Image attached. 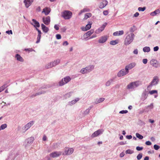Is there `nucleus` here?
Here are the masks:
<instances>
[{
  "mask_svg": "<svg viewBox=\"0 0 160 160\" xmlns=\"http://www.w3.org/2000/svg\"><path fill=\"white\" fill-rule=\"evenodd\" d=\"M142 85V83L139 81L132 82L128 85L127 86V88L128 90H132L138 86Z\"/></svg>",
  "mask_w": 160,
  "mask_h": 160,
  "instance_id": "1",
  "label": "nucleus"
},
{
  "mask_svg": "<svg viewBox=\"0 0 160 160\" xmlns=\"http://www.w3.org/2000/svg\"><path fill=\"white\" fill-rule=\"evenodd\" d=\"M135 35L133 33H132L128 34L125 38L124 41V44L125 45H128L132 42L134 39Z\"/></svg>",
  "mask_w": 160,
  "mask_h": 160,
  "instance_id": "2",
  "label": "nucleus"
},
{
  "mask_svg": "<svg viewBox=\"0 0 160 160\" xmlns=\"http://www.w3.org/2000/svg\"><path fill=\"white\" fill-rule=\"evenodd\" d=\"M72 12L69 11H65L62 13V17L65 19H70L72 16Z\"/></svg>",
  "mask_w": 160,
  "mask_h": 160,
  "instance_id": "3",
  "label": "nucleus"
},
{
  "mask_svg": "<svg viewBox=\"0 0 160 160\" xmlns=\"http://www.w3.org/2000/svg\"><path fill=\"white\" fill-rule=\"evenodd\" d=\"M71 79L69 76H67L62 79L59 82V85L60 86H62L70 82Z\"/></svg>",
  "mask_w": 160,
  "mask_h": 160,
  "instance_id": "4",
  "label": "nucleus"
},
{
  "mask_svg": "<svg viewBox=\"0 0 160 160\" xmlns=\"http://www.w3.org/2000/svg\"><path fill=\"white\" fill-rule=\"evenodd\" d=\"M74 151L73 149L72 148H66L64 152L62 153L63 155H69L72 154Z\"/></svg>",
  "mask_w": 160,
  "mask_h": 160,
  "instance_id": "5",
  "label": "nucleus"
},
{
  "mask_svg": "<svg viewBox=\"0 0 160 160\" xmlns=\"http://www.w3.org/2000/svg\"><path fill=\"white\" fill-rule=\"evenodd\" d=\"M158 78L157 76L154 77L150 85L148 86L147 88H150L152 86L157 85L158 83Z\"/></svg>",
  "mask_w": 160,
  "mask_h": 160,
  "instance_id": "6",
  "label": "nucleus"
},
{
  "mask_svg": "<svg viewBox=\"0 0 160 160\" xmlns=\"http://www.w3.org/2000/svg\"><path fill=\"white\" fill-rule=\"evenodd\" d=\"M128 71L125 69H122L118 73L117 76L119 77H121L123 76H125L128 73Z\"/></svg>",
  "mask_w": 160,
  "mask_h": 160,
  "instance_id": "7",
  "label": "nucleus"
},
{
  "mask_svg": "<svg viewBox=\"0 0 160 160\" xmlns=\"http://www.w3.org/2000/svg\"><path fill=\"white\" fill-rule=\"evenodd\" d=\"M34 140V138L33 137H31L27 138L26 140V141L27 142V144L25 145V147L27 148V147L31 145Z\"/></svg>",
  "mask_w": 160,
  "mask_h": 160,
  "instance_id": "8",
  "label": "nucleus"
},
{
  "mask_svg": "<svg viewBox=\"0 0 160 160\" xmlns=\"http://www.w3.org/2000/svg\"><path fill=\"white\" fill-rule=\"evenodd\" d=\"M103 132V130L102 129H98L93 133L91 136L92 138L96 137L99 135L102 134Z\"/></svg>",
  "mask_w": 160,
  "mask_h": 160,
  "instance_id": "9",
  "label": "nucleus"
},
{
  "mask_svg": "<svg viewBox=\"0 0 160 160\" xmlns=\"http://www.w3.org/2000/svg\"><path fill=\"white\" fill-rule=\"evenodd\" d=\"M151 64L153 67L156 68L160 66V64L159 63L158 61L155 59H152L150 62Z\"/></svg>",
  "mask_w": 160,
  "mask_h": 160,
  "instance_id": "10",
  "label": "nucleus"
},
{
  "mask_svg": "<svg viewBox=\"0 0 160 160\" xmlns=\"http://www.w3.org/2000/svg\"><path fill=\"white\" fill-rule=\"evenodd\" d=\"M34 121H31L28 123L24 127L23 129L25 130V131H26L28 130L34 123Z\"/></svg>",
  "mask_w": 160,
  "mask_h": 160,
  "instance_id": "11",
  "label": "nucleus"
},
{
  "mask_svg": "<svg viewBox=\"0 0 160 160\" xmlns=\"http://www.w3.org/2000/svg\"><path fill=\"white\" fill-rule=\"evenodd\" d=\"M136 65V63L135 62L131 63L125 66V69L129 72V70L132 68Z\"/></svg>",
  "mask_w": 160,
  "mask_h": 160,
  "instance_id": "12",
  "label": "nucleus"
},
{
  "mask_svg": "<svg viewBox=\"0 0 160 160\" xmlns=\"http://www.w3.org/2000/svg\"><path fill=\"white\" fill-rule=\"evenodd\" d=\"M62 153L61 152H54L51 153L50 154V156L53 158L59 157Z\"/></svg>",
  "mask_w": 160,
  "mask_h": 160,
  "instance_id": "13",
  "label": "nucleus"
},
{
  "mask_svg": "<svg viewBox=\"0 0 160 160\" xmlns=\"http://www.w3.org/2000/svg\"><path fill=\"white\" fill-rule=\"evenodd\" d=\"M148 95V92L146 90H145L142 93V97L141 98V99L142 101H144L147 98Z\"/></svg>",
  "mask_w": 160,
  "mask_h": 160,
  "instance_id": "14",
  "label": "nucleus"
},
{
  "mask_svg": "<svg viewBox=\"0 0 160 160\" xmlns=\"http://www.w3.org/2000/svg\"><path fill=\"white\" fill-rule=\"evenodd\" d=\"M32 21L33 22V23H31L32 25H33L35 28H36L40 27V24L38 22L34 19H33Z\"/></svg>",
  "mask_w": 160,
  "mask_h": 160,
  "instance_id": "15",
  "label": "nucleus"
},
{
  "mask_svg": "<svg viewBox=\"0 0 160 160\" xmlns=\"http://www.w3.org/2000/svg\"><path fill=\"white\" fill-rule=\"evenodd\" d=\"M33 2V0H24V3L27 8H28Z\"/></svg>",
  "mask_w": 160,
  "mask_h": 160,
  "instance_id": "16",
  "label": "nucleus"
},
{
  "mask_svg": "<svg viewBox=\"0 0 160 160\" xmlns=\"http://www.w3.org/2000/svg\"><path fill=\"white\" fill-rule=\"evenodd\" d=\"M94 32V30L91 29L90 31H88L84 35L83 37L85 38H87Z\"/></svg>",
  "mask_w": 160,
  "mask_h": 160,
  "instance_id": "17",
  "label": "nucleus"
},
{
  "mask_svg": "<svg viewBox=\"0 0 160 160\" xmlns=\"http://www.w3.org/2000/svg\"><path fill=\"white\" fill-rule=\"evenodd\" d=\"M108 4V1L107 0H104L100 3L99 8L101 9L104 8Z\"/></svg>",
  "mask_w": 160,
  "mask_h": 160,
  "instance_id": "18",
  "label": "nucleus"
},
{
  "mask_svg": "<svg viewBox=\"0 0 160 160\" xmlns=\"http://www.w3.org/2000/svg\"><path fill=\"white\" fill-rule=\"evenodd\" d=\"M42 20L44 23L46 25H48L50 22V18L49 16H48L45 18H42Z\"/></svg>",
  "mask_w": 160,
  "mask_h": 160,
  "instance_id": "19",
  "label": "nucleus"
},
{
  "mask_svg": "<svg viewBox=\"0 0 160 160\" xmlns=\"http://www.w3.org/2000/svg\"><path fill=\"white\" fill-rule=\"evenodd\" d=\"M108 38L107 36H102L101 38L98 40V42L99 43H104L106 41Z\"/></svg>",
  "mask_w": 160,
  "mask_h": 160,
  "instance_id": "20",
  "label": "nucleus"
},
{
  "mask_svg": "<svg viewBox=\"0 0 160 160\" xmlns=\"http://www.w3.org/2000/svg\"><path fill=\"white\" fill-rule=\"evenodd\" d=\"M87 71L88 73L91 72L94 68V66L93 65H90L86 67Z\"/></svg>",
  "mask_w": 160,
  "mask_h": 160,
  "instance_id": "21",
  "label": "nucleus"
},
{
  "mask_svg": "<svg viewBox=\"0 0 160 160\" xmlns=\"http://www.w3.org/2000/svg\"><path fill=\"white\" fill-rule=\"evenodd\" d=\"M15 58L18 61L22 62L24 61V60L21 57V56L18 54H17L15 55Z\"/></svg>",
  "mask_w": 160,
  "mask_h": 160,
  "instance_id": "22",
  "label": "nucleus"
},
{
  "mask_svg": "<svg viewBox=\"0 0 160 160\" xmlns=\"http://www.w3.org/2000/svg\"><path fill=\"white\" fill-rule=\"evenodd\" d=\"M124 34V32L123 30L117 31L113 33V35L114 36H120Z\"/></svg>",
  "mask_w": 160,
  "mask_h": 160,
  "instance_id": "23",
  "label": "nucleus"
},
{
  "mask_svg": "<svg viewBox=\"0 0 160 160\" xmlns=\"http://www.w3.org/2000/svg\"><path fill=\"white\" fill-rule=\"evenodd\" d=\"M41 26L42 31L45 33H47L49 31V28L46 27L44 24H41Z\"/></svg>",
  "mask_w": 160,
  "mask_h": 160,
  "instance_id": "24",
  "label": "nucleus"
},
{
  "mask_svg": "<svg viewBox=\"0 0 160 160\" xmlns=\"http://www.w3.org/2000/svg\"><path fill=\"white\" fill-rule=\"evenodd\" d=\"M50 12V9L49 8H46L43 9L42 12H44L45 15H47L49 14Z\"/></svg>",
  "mask_w": 160,
  "mask_h": 160,
  "instance_id": "25",
  "label": "nucleus"
},
{
  "mask_svg": "<svg viewBox=\"0 0 160 160\" xmlns=\"http://www.w3.org/2000/svg\"><path fill=\"white\" fill-rule=\"evenodd\" d=\"M160 13V10L159 9H157L153 12L150 13V15L152 16H154L157 14Z\"/></svg>",
  "mask_w": 160,
  "mask_h": 160,
  "instance_id": "26",
  "label": "nucleus"
},
{
  "mask_svg": "<svg viewBox=\"0 0 160 160\" xmlns=\"http://www.w3.org/2000/svg\"><path fill=\"white\" fill-rule=\"evenodd\" d=\"M60 60L59 59H57L56 60H54V61L52 62V65L53 67H55L56 66L58 65L60 63Z\"/></svg>",
  "mask_w": 160,
  "mask_h": 160,
  "instance_id": "27",
  "label": "nucleus"
},
{
  "mask_svg": "<svg viewBox=\"0 0 160 160\" xmlns=\"http://www.w3.org/2000/svg\"><path fill=\"white\" fill-rule=\"evenodd\" d=\"M92 107H90L88 109L86 110L83 113V114L84 115H86L89 114L90 112V110L92 108Z\"/></svg>",
  "mask_w": 160,
  "mask_h": 160,
  "instance_id": "28",
  "label": "nucleus"
},
{
  "mask_svg": "<svg viewBox=\"0 0 160 160\" xmlns=\"http://www.w3.org/2000/svg\"><path fill=\"white\" fill-rule=\"evenodd\" d=\"M45 92V91H42V92H39L38 93H35V94H33L32 95H31L30 97L31 98H33L34 97H35L36 96L39 95H41V94H42L44 93Z\"/></svg>",
  "mask_w": 160,
  "mask_h": 160,
  "instance_id": "29",
  "label": "nucleus"
},
{
  "mask_svg": "<svg viewBox=\"0 0 160 160\" xmlns=\"http://www.w3.org/2000/svg\"><path fill=\"white\" fill-rule=\"evenodd\" d=\"M143 51L144 52H149L150 51V48L149 47H145L143 48Z\"/></svg>",
  "mask_w": 160,
  "mask_h": 160,
  "instance_id": "30",
  "label": "nucleus"
},
{
  "mask_svg": "<svg viewBox=\"0 0 160 160\" xmlns=\"http://www.w3.org/2000/svg\"><path fill=\"white\" fill-rule=\"evenodd\" d=\"M80 72L83 74L88 73L86 67L82 68L80 71Z\"/></svg>",
  "mask_w": 160,
  "mask_h": 160,
  "instance_id": "31",
  "label": "nucleus"
},
{
  "mask_svg": "<svg viewBox=\"0 0 160 160\" xmlns=\"http://www.w3.org/2000/svg\"><path fill=\"white\" fill-rule=\"evenodd\" d=\"M8 87L6 84H3L2 86L0 87V92H2L3 91L4 89Z\"/></svg>",
  "mask_w": 160,
  "mask_h": 160,
  "instance_id": "32",
  "label": "nucleus"
},
{
  "mask_svg": "<svg viewBox=\"0 0 160 160\" xmlns=\"http://www.w3.org/2000/svg\"><path fill=\"white\" fill-rule=\"evenodd\" d=\"M113 79H110V80L107 81L105 84L106 86H109L111 83L113 81Z\"/></svg>",
  "mask_w": 160,
  "mask_h": 160,
  "instance_id": "33",
  "label": "nucleus"
},
{
  "mask_svg": "<svg viewBox=\"0 0 160 160\" xmlns=\"http://www.w3.org/2000/svg\"><path fill=\"white\" fill-rule=\"evenodd\" d=\"M72 92H68L65 94L64 96V97L66 99L70 97L72 95Z\"/></svg>",
  "mask_w": 160,
  "mask_h": 160,
  "instance_id": "34",
  "label": "nucleus"
},
{
  "mask_svg": "<svg viewBox=\"0 0 160 160\" xmlns=\"http://www.w3.org/2000/svg\"><path fill=\"white\" fill-rule=\"evenodd\" d=\"M134 152L133 150L130 149H128L125 151L126 154H132Z\"/></svg>",
  "mask_w": 160,
  "mask_h": 160,
  "instance_id": "35",
  "label": "nucleus"
},
{
  "mask_svg": "<svg viewBox=\"0 0 160 160\" xmlns=\"http://www.w3.org/2000/svg\"><path fill=\"white\" fill-rule=\"evenodd\" d=\"M53 67L52 62L48 63L46 66V68L48 69Z\"/></svg>",
  "mask_w": 160,
  "mask_h": 160,
  "instance_id": "36",
  "label": "nucleus"
},
{
  "mask_svg": "<svg viewBox=\"0 0 160 160\" xmlns=\"http://www.w3.org/2000/svg\"><path fill=\"white\" fill-rule=\"evenodd\" d=\"M107 24V23H105L104 24H103L101 27L100 28H98L100 30V31L102 32L104 29Z\"/></svg>",
  "mask_w": 160,
  "mask_h": 160,
  "instance_id": "37",
  "label": "nucleus"
},
{
  "mask_svg": "<svg viewBox=\"0 0 160 160\" xmlns=\"http://www.w3.org/2000/svg\"><path fill=\"white\" fill-rule=\"evenodd\" d=\"M7 127V125L6 124H4L1 125L0 127V131L1 130H3L6 128Z\"/></svg>",
  "mask_w": 160,
  "mask_h": 160,
  "instance_id": "38",
  "label": "nucleus"
},
{
  "mask_svg": "<svg viewBox=\"0 0 160 160\" xmlns=\"http://www.w3.org/2000/svg\"><path fill=\"white\" fill-rule=\"evenodd\" d=\"M89 11L90 9L89 8H84L81 11L80 14L85 12H89Z\"/></svg>",
  "mask_w": 160,
  "mask_h": 160,
  "instance_id": "39",
  "label": "nucleus"
},
{
  "mask_svg": "<svg viewBox=\"0 0 160 160\" xmlns=\"http://www.w3.org/2000/svg\"><path fill=\"white\" fill-rule=\"evenodd\" d=\"M136 29V27L135 26H133L132 27L130 28V31L131 32H133Z\"/></svg>",
  "mask_w": 160,
  "mask_h": 160,
  "instance_id": "40",
  "label": "nucleus"
},
{
  "mask_svg": "<svg viewBox=\"0 0 160 160\" xmlns=\"http://www.w3.org/2000/svg\"><path fill=\"white\" fill-rule=\"evenodd\" d=\"M92 16V14L91 13H87L85 15L84 18L86 19H87L88 18Z\"/></svg>",
  "mask_w": 160,
  "mask_h": 160,
  "instance_id": "41",
  "label": "nucleus"
},
{
  "mask_svg": "<svg viewBox=\"0 0 160 160\" xmlns=\"http://www.w3.org/2000/svg\"><path fill=\"white\" fill-rule=\"evenodd\" d=\"M41 38V34H38L37 38V40L36 42V43H38L40 42Z\"/></svg>",
  "mask_w": 160,
  "mask_h": 160,
  "instance_id": "42",
  "label": "nucleus"
},
{
  "mask_svg": "<svg viewBox=\"0 0 160 160\" xmlns=\"http://www.w3.org/2000/svg\"><path fill=\"white\" fill-rule=\"evenodd\" d=\"M118 42L116 40H112L110 42V44L112 45H115L117 44Z\"/></svg>",
  "mask_w": 160,
  "mask_h": 160,
  "instance_id": "43",
  "label": "nucleus"
},
{
  "mask_svg": "<svg viewBox=\"0 0 160 160\" xmlns=\"http://www.w3.org/2000/svg\"><path fill=\"white\" fill-rule=\"evenodd\" d=\"M136 137L139 139H142L143 138V136L138 133H136Z\"/></svg>",
  "mask_w": 160,
  "mask_h": 160,
  "instance_id": "44",
  "label": "nucleus"
},
{
  "mask_svg": "<svg viewBox=\"0 0 160 160\" xmlns=\"http://www.w3.org/2000/svg\"><path fill=\"white\" fill-rule=\"evenodd\" d=\"M104 99H105L104 98H100L98 99L97 102H96V103H98L102 102L104 100Z\"/></svg>",
  "mask_w": 160,
  "mask_h": 160,
  "instance_id": "45",
  "label": "nucleus"
},
{
  "mask_svg": "<svg viewBox=\"0 0 160 160\" xmlns=\"http://www.w3.org/2000/svg\"><path fill=\"white\" fill-rule=\"evenodd\" d=\"M142 156V153H140L137 156V158L138 160H140L141 159Z\"/></svg>",
  "mask_w": 160,
  "mask_h": 160,
  "instance_id": "46",
  "label": "nucleus"
},
{
  "mask_svg": "<svg viewBox=\"0 0 160 160\" xmlns=\"http://www.w3.org/2000/svg\"><path fill=\"white\" fill-rule=\"evenodd\" d=\"M146 9L145 7H139L138 8V10L139 11H144Z\"/></svg>",
  "mask_w": 160,
  "mask_h": 160,
  "instance_id": "47",
  "label": "nucleus"
},
{
  "mask_svg": "<svg viewBox=\"0 0 160 160\" xmlns=\"http://www.w3.org/2000/svg\"><path fill=\"white\" fill-rule=\"evenodd\" d=\"M153 148L155 150H157L160 148V146H159L156 144H155L153 146Z\"/></svg>",
  "mask_w": 160,
  "mask_h": 160,
  "instance_id": "48",
  "label": "nucleus"
},
{
  "mask_svg": "<svg viewBox=\"0 0 160 160\" xmlns=\"http://www.w3.org/2000/svg\"><path fill=\"white\" fill-rule=\"evenodd\" d=\"M149 93L151 95L154 93H156L157 94V91L156 90H152L149 92Z\"/></svg>",
  "mask_w": 160,
  "mask_h": 160,
  "instance_id": "49",
  "label": "nucleus"
},
{
  "mask_svg": "<svg viewBox=\"0 0 160 160\" xmlns=\"http://www.w3.org/2000/svg\"><path fill=\"white\" fill-rule=\"evenodd\" d=\"M91 24H88L86 26V28L87 29V31L89 29L91 28Z\"/></svg>",
  "mask_w": 160,
  "mask_h": 160,
  "instance_id": "50",
  "label": "nucleus"
},
{
  "mask_svg": "<svg viewBox=\"0 0 160 160\" xmlns=\"http://www.w3.org/2000/svg\"><path fill=\"white\" fill-rule=\"evenodd\" d=\"M143 149V147H140L139 146H138L136 147V149L137 151H140L142 150Z\"/></svg>",
  "mask_w": 160,
  "mask_h": 160,
  "instance_id": "51",
  "label": "nucleus"
},
{
  "mask_svg": "<svg viewBox=\"0 0 160 160\" xmlns=\"http://www.w3.org/2000/svg\"><path fill=\"white\" fill-rule=\"evenodd\" d=\"M128 112V111L127 110H122L119 112V113L121 114H124L127 113Z\"/></svg>",
  "mask_w": 160,
  "mask_h": 160,
  "instance_id": "52",
  "label": "nucleus"
},
{
  "mask_svg": "<svg viewBox=\"0 0 160 160\" xmlns=\"http://www.w3.org/2000/svg\"><path fill=\"white\" fill-rule=\"evenodd\" d=\"M56 38L57 39H59L61 38V37L60 34H57L56 35Z\"/></svg>",
  "mask_w": 160,
  "mask_h": 160,
  "instance_id": "53",
  "label": "nucleus"
},
{
  "mask_svg": "<svg viewBox=\"0 0 160 160\" xmlns=\"http://www.w3.org/2000/svg\"><path fill=\"white\" fill-rule=\"evenodd\" d=\"M76 103V102H75V101L74 100H73L71 101V102H69V105H72Z\"/></svg>",
  "mask_w": 160,
  "mask_h": 160,
  "instance_id": "54",
  "label": "nucleus"
},
{
  "mask_svg": "<svg viewBox=\"0 0 160 160\" xmlns=\"http://www.w3.org/2000/svg\"><path fill=\"white\" fill-rule=\"evenodd\" d=\"M159 49L158 46H156L153 48V50L155 52L157 51Z\"/></svg>",
  "mask_w": 160,
  "mask_h": 160,
  "instance_id": "55",
  "label": "nucleus"
},
{
  "mask_svg": "<svg viewBox=\"0 0 160 160\" xmlns=\"http://www.w3.org/2000/svg\"><path fill=\"white\" fill-rule=\"evenodd\" d=\"M148 108H150V109H152L153 108V105L152 103H151L150 105L148 106L147 107Z\"/></svg>",
  "mask_w": 160,
  "mask_h": 160,
  "instance_id": "56",
  "label": "nucleus"
},
{
  "mask_svg": "<svg viewBox=\"0 0 160 160\" xmlns=\"http://www.w3.org/2000/svg\"><path fill=\"white\" fill-rule=\"evenodd\" d=\"M124 155H125V154H124V152H122L120 153L119 156L121 158H122V157H123Z\"/></svg>",
  "mask_w": 160,
  "mask_h": 160,
  "instance_id": "57",
  "label": "nucleus"
},
{
  "mask_svg": "<svg viewBox=\"0 0 160 160\" xmlns=\"http://www.w3.org/2000/svg\"><path fill=\"white\" fill-rule=\"evenodd\" d=\"M108 12L107 10L104 11L103 12V14L104 15H107L108 14Z\"/></svg>",
  "mask_w": 160,
  "mask_h": 160,
  "instance_id": "58",
  "label": "nucleus"
},
{
  "mask_svg": "<svg viewBox=\"0 0 160 160\" xmlns=\"http://www.w3.org/2000/svg\"><path fill=\"white\" fill-rule=\"evenodd\" d=\"M148 60L147 59H144L142 60V62L144 64H146L147 63Z\"/></svg>",
  "mask_w": 160,
  "mask_h": 160,
  "instance_id": "59",
  "label": "nucleus"
},
{
  "mask_svg": "<svg viewBox=\"0 0 160 160\" xmlns=\"http://www.w3.org/2000/svg\"><path fill=\"white\" fill-rule=\"evenodd\" d=\"M145 144L147 145H151L152 143L150 141H147L146 142Z\"/></svg>",
  "mask_w": 160,
  "mask_h": 160,
  "instance_id": "60",
  "label": "nucleus"
},
{
  "mask_svg": "<svg viewBox=\"0 0 160 160\" xmlns=\"http://www.w3.org/2000/svg\"><path fill=\"white\" fill-rule=\"evenodd\" d=\"M134 54H137L138 53V50L137 49H135L133 51Z\"/></svg>",
  "mask_w": 160,
  "mask_h": 160,
  "instance_id": "61",
  "label": "nucleus"
},
{
  "mask_svg": "<svg viewBox=\"0 0 160 160\" xmlns=\"http://www.w3.org/2000/svg\"><path fill=\"white\" fill-rule=\"evenodd\" d=\"M6 33L8 34H12V32L11 30L7 31L6 32Z\"/></svg>",
  "mask_w": 160,
  "mask_h": 160,
  "instance_id": "62",
  "label": "nucleus"
},
{
  "mask_svg": "<svg viewBox=\"0 0 160 160\" xmlns=\"http://www.w3.org/2000/svg\"><path fill=\"white\" fill-rule=\"evenodd\" d=\"M54 28L57 30H58L59 29L58 26L57 24H56L54 25Z\"/></svg>",
  "mask_w": 160,
  "mask_h": 160,
  "instance_id": "63",
  "label": "nucleus"
},
{
  "mask_svg": "<svg viewBox=\"0 0 160 160\" xmlns=\"http://www.w3.org/2000/svg\"><path fill=\"white\" fill-rule=\"evenodd\" d=\"M62 44L63 45L67 46L68 44V43L67 41H65L63 42Z\"/></svg>",
  "mask_w": 160,
  "mask_h": 160,
  "instance_id": "64",
  "label": "nucleus"
}]
</instances>
